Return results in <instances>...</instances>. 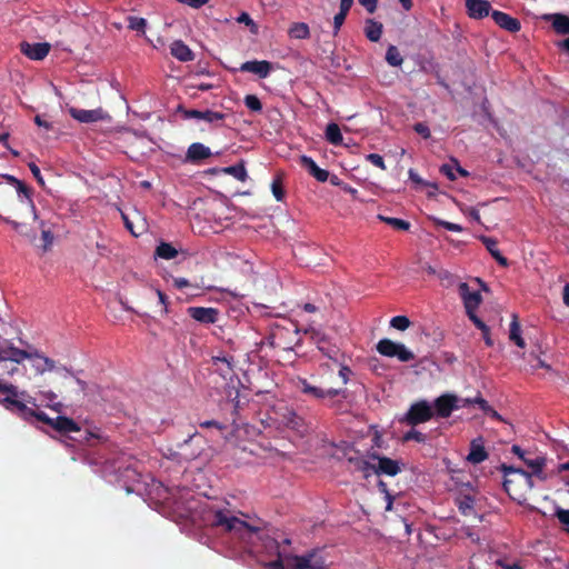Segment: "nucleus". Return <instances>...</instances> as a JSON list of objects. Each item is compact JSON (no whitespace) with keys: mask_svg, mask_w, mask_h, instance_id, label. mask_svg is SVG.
<instances>
[{"mask_svg":"<svg viewBox=\"0 0 569 569\" xmlns=\"http://www.w3.org/2000/svg\"><path fill=\"white\" fill-rule=\"evenodd\" d=\"M211 525L231 535L243 543L251 553H262L260 559L264 569H327L315 553L293 556L287 550L289 539L281 543L262 535V522L248 515H234L229 509H213L210 512Z\"/></svg>","mask_w":569,"mask_h":569,"instance_id":"obj_1","label":"nucleus"},{"mask_svg":"<svg viewBox=\"0 0 569 569\" xmlns=\"http://www.w3.org/2000/svg\"><path fill=\"white\" fill-rule=\"evenodd\" d=\"M0 392L3 398L0 403L11 412L17 413L19 417L27 421L44 422L59 432L68 433L79 431L76 422L64 416H58L54 419L49 418L44 412L38 410V403L34 398L28 395L27 391L19 390L14 385L0 381Z\"/></svg>","mask_w":569,"mask_h":569,"instance_id":"obj_2","label":"nucleus"},{"mask_svg":"<svg viewBox=\"0 0 569 569\" xmlns=\"http://www.w3.org/2000/svg\"><path fill=\"white\" fill-rule=\"evenodd\" d=\"M295 387L301 393H303L310 398L317 399V400L332 399L340 395L345 396V393H346L345 389L320 388L318 386L312 385L306 378H297V380L295 381Z\"/></svg>","mask_w":569,"mask_h":569,"instance_id":"obj_3","label":"nucleus"},{"mask_svg":"<svg viewBox=\"0 0 569 569\" xmlns=\"http://www.w3.org/2000/svg\"><path fill=\"white\" fill-rule=\"evenodd\" d=\"M376 349L381 356L397 358L401 362H408L415 359V353L403 343L395 342L387 338L379 340Z\"/></svg>","mask_w":569,"mask_h":569,"instance_id":"obj_4","label":"nucleus"},{"mask_svg":"<svg viewBox=\"0 0 569 569\" xmlns=\"http://www.w3.org/2000/svg\"><path fill=\"white\" fill-rule=\"evenodd\" d=\"M4 178L14 187L17 191L18 201L28 209L33 220H39L37 209L32 200L31 189L28 188L22 181H20L13 176L7 174L4 176Z\"/></svg>","mask_w":569,"mask_h":569,"instance_id":"obj_5","label":"nucleus"},{"mask_svg":"<svg viewBox=\"0 0 569 569\" xmlns=\"http://www.w3.org/2000/svg\"><path fill=\"white\" fill-rule=\"evenodd\" d=\"M369 459L376 461V465H372V472L375 475H386L395 477L401 471L403 467V463L401 461L393 460L377 453L371 455Z\"/></svg>","mask_w":569,"mask_h":569,"instance_id":"obj_6","label":"nucleus"},{"mask_svg":"<svg viewBox=\"0 0 569 569\" xmlns=\"http://www.w3.org/2000/svg\"><path fill=\"white\" fill-rule=\"evenodd\" d=\"M24 360H27V349L16 347L12 340L0 336V362L11 361L20 365Z\"/></svg>","mask_w":569,"mask_h":569,"instance_id":"obj_7","label":"nucleus"},{"mask_svg":"<svg viewBox=\"0 0 569 569\" xmlns=\"http://www.w3.org/2000/svg\"><path fill=\"white\" fill-rule=\"evenodd\" d=\"M27 360L31 361L32 368L37 375H43L47 371H53L56 369V362L52 359L29 345L27 346Z\"/></svg>","mask_w":569,"mask_h":569,"instance_id":"obj_8","label":"nucleus"},{"mask_svg":"<svg viewBox=\"0 0 569 569\" xmlns=\"http://www.w3.org/2000/svg\"><path fill=\"white\" fill-rule=\"evenodd\" d=\"M432 417V407L427 401H419L413 403L406 413L405 421L409 425L416 426L426 422Z\"/></svg>","mask_w":569,"mask_h":569,"instance_id":"obj_9","label":"nucleus"},{"mask_svg":"<svg viewBox=\"0 0 569 569\" xmlns=\"http://www.w3.org/2000/svg\"><path fill=\"white\" fill-rule=\"evenodd\" d=\"M459 293L462 299L466 313L476 311L482 301V297L478 291H471L470 287L466 282L459 284Z\"/></svg>","mask_w":569,"mask_h":569,"instance_id":"obj_10","label":"nucleus"},{"mask_svg":"<svg viewBox=\"0 0 569 569\" xmlns=\"http://www.w3.org/2000/svg\"><path fill=\"white\" fill-rule=\"evenodd\" d=\"M69 113L73 119L82 123H92L108 118V114L101 108L86 110L71 107L69 108Z\"/></svg>","mask_w":569,"mask_h":569,"instance_id":"obj_11","label":"nucleus"},{"mask_svg":"<svg viewBox=\"0 0 569 569\" xmlns=\"http://www.w3.org/2000/svg\"><path fill=\"white\" fill-rule=\"evenodd\" d=\"M20 51L31 60H43L49 51L50 44L47 42L30 43L23 41L20 43Z\"/></svg>","mask_w":569,"mask_h":569,"instance_id":"obj_12","label":"nucleus"},{"mask_svg":"<svg viewBox=\"0 0 569 569\" xmlns=\"http://www.w3.org/2000/svg\"><path fill=\"white\" fill-rule=\"evenodd\" d=\"M303 333L309 335L310 339L317 343L319 350L322 351L328 358H336L338 351L335 347H325L327 337L321 329L309 326L308 328L303 329Z\"/></svg>","mask_w":569,"mask_h":569,"instance_id":"obj_13","label":"nucleus"},{"mask_svg":"<svg viewBox=\"0 0 569 569\" xmlns=\"http://www.w3.org/2000/svg\"><path fill=\"white\" fill-rule=\"evenodd\" d=\"M458 402L459 399L456 396L445 395L439 397L435 401V409L437 415L442 418L449 417L455 409L462 407Z\"/></svg>","mask_w":569,"mask_h":569,"instance_id":"obj_14","label":"nucleus"},{"mask_svg":"<svg viewBox=\"0 0 569 569\" xmlns=\"http://www.w3.org/2000/svg\"><path fill=\"white\" fill-rule=\"evenodd\" d=\"M281 422L289 429L303 435L307 431V425L300 416L290 408H284L281 413Z\"/></svg>","mask_w":569,"mask_h":569,"instance_id":"obj_15","label":"nucleus"},{"mask_svg":"<svg viewBox=\"0 0 569 569\" xmlns=\"http://www.w3.org/2000/svg\"><path fill=\"white\" fill-rule=\"evenodd\" d=\"M189 316L200 323H214L218 320L219 311L216 308L190 307Z\"/></svg>","mask_w":569,"mask_h":569,"instance_id":"obj_16","label":"nucleus"},{"mask_svg":"<svg viewBox=\"0 0 569 569\" xmlns=\"http://www.w3.org/2000/svg\"><path fill=\"white\" fill-rule=\"evenodd\" d=\"M184 118L203 120L208 123H219L224 120L226 114L218 112V111H212V110L200 111V110L191 109V110H187L184 112Z\"/></svg>","mask_w":569,"mask_h":569,"instance_id":"obj_17","label":"nucleus"},{"mask_svg":"<svg viewBox=\"0 0 569 569\" xmlns=\"http://www.w3.org/2000/svg\"><path fill=\"white\" fill-rule=\"evenodd\" d=\"M468 14L472 19H482L490 13V2L488 0H466Z\"/></svg>","mask_w":569,"mask_h":569,"instance_id":"obj_18","label":"nucleus"},{"mask_svg":"<svg viewBox=\"0 0 569 569\" xmlns=\"http://www.w3.org/2000/svg\"><path fill=\"white\" fill-rule=\"evenodd\" d=\"M272 66L268 61H246L241 64L240 71L250 72L259 76L260 78H267L271 72Z\"/></svg>","mask_w":569,"mask_h":569,"instance_id":"obj_19","label":"nucleus"},{"mask_svg":"<svg viewBox=\"0 0 569 569\" xmlns=\"http://www.w3.org/2000/svg\"><path fill=\"white\" fill-rule=\"evenodd\" d=\"M491 16L495 22L502 29L510 32H517L520 30V22L511 16L497 10L492 11Z\"/></svg>","mask_w":569,"mask_h":569,"instance_id":"obj_20","label":"nucleus"},{"mask_svg":"<svg viewBox=\"0 0 569 569\" xmlns=\"http://www.w3.org/2000/svg\"><path fill=\"white\" fill-rule=\"evenodd\" d=\"M211 154L212 153L209 147L200 142H194L189 146L186 158L187 161L189 162H199L203 159L209 158Z\"/></svg>","mask_w":569,"mask_h":569,"instance_id":"obj_21","label":"nucleus"},{"mask_svg":"<svg viewBox=\"0 0 569 569\" xmlns=\"http://www.w3.org/2000/svg\"><path fill=\"white\" fill-rule=\"evenodd\" d=\"M171 54L182 62H188L193 60L194 56L190 48L181 40H176L170 46Z\"/></svg>","mask_w":569,"mask_h":569,"instance_id":"obj_22","label":"nucleus"},{"mask_svg":"<svg viewBox=\"0 0 569 569\" xmlns=\"http://www.w3.org/2000/svg\"><path fill=\"white\" fill-rule=\"evenodd\" d=\"M488 458V453L482 445V440L475 439L470 445V452L468 453L467 460L471 463H480Z\"/></svg>","mask_w":569,"mask_h":569,"instance_id":"obj_23","label":"nucleus"},{"mask_svg":"<svg viewBox=\"0 0 569 569\" xmlns=\"http://www.w3.org/2000/svg\"><path fill=\"white\" fill-rule=\"evenodd\" d=\"M525 463L531 469V475L536 476L540 480H546L547 475L543 472V468L547 463V459L543 456H538L532 459H525Z\"/></svg>","mask_w":569,"mask_h":569,"instance_id":"obj_24","label":"nucleus"},{"mask_svg":"<svg viewBox=\"0 0 569 569\" xmlns=\"http://www.w3.org/2000/svg\"><path fill=\"white\" fill-rule=\"evenodd\" d=\"M521 327L518 321L517 315H512V321L509 327V340L513 342L517 347L523 349L526 347L525 339L521 336Z\"/></svg>","mask_w":569,"mask_h":569,"instance_id":"obj_25","label":"nucleus"},{"mask_svg":"<svg viewBox=\"0 0 569 569\" xmlns=\"http://www.w3.org/2000/svg\"><path fill=\"white\" fill-rule=\"evenodd\" d=\"M213 366L216 367L217 371L224 378H231L233 375V366H232V358L228 357H213L212 358Z\"/></svg>","mask_w":569,"mask_h":569,"instance_id":"obj_26","label":"nucleus"},{"mask_svg":"<svg viewBox=\"0 0 569 569\" xmlns=\"http://www.w3.org/2000/svg\"><path fill=\"white\" fill-rule=\"evenodd\" d=\"M365 34L370 41H379L382 36V24L373 19H367L365 22Z\"/></svg>","mask_w":569,"mask_h":569,"instance_id":"obj_27","label":"nucleus"},{"mask_svg":"<svg viewBox=\"0 0 569 569\" xmlns=\"http://www.w3.org/2000/svg\"><path fill=\"white\" fill-rule=\"evenodd\" d=\"M480 240L486 246L490 254L497 260V262L503 267L508 266L507 259L500 253L497 248V241L493 238L482 236Z\"/></svg>","mask_w":569,"mask_h":569,"instance_id":"obj_28","label":"nucleus"},{"mask_svg":"<svg viewBox=\"0 0 569 569\" xmlns=\"http://www.w3.org/2000/svg\"><path fill=\"white\" fill-rule=\"evenodd\" d=\"M289 37L292 39H307L310 36V30L305 22H295L288 30Z\"/></svg>","mask_w":569,"mask_h":569,"instance_id":"obj_29","label":"nucleus"},{"mask_svg":"<svg viewBox=\"0 0 569 569\" xmlns=\"http://www.w3.org/2000/svg\"><path fill=\"white\" fill-rule=\"evenodd\" d=\"M177 254H178L177 249L173 248L168 242H160L158 244V247L156 248V252H154L156 258H161V259H166V260L173 259L177 257Z\"/></svg>","mask_w":569,"mask_h":569,"instance_id":"obj_30","label":"nucleus"},{"mask_svg":"<svg viewBox=\"0 0 569 569\" xmlns=\"http://www.w3.org/2000/svg\"><path fill=\"white\" fill-rule=\"evenodd\" d=\"M326 139L332 144H340L342 142V134L337 123H329L326 129Z\"/></svg>","mask_w":569,"mask_h":569,"instance_id":"obj_31","label":"nucleus"},{"mask_svg":"<svg viewBox=\"0 0 569 569\" xmlns=\"http://www.w3.org/2000/svg\"><path fill=\"white\" fill-rule=\"evenodd\" d=\"M552 27L558 33H569V17L563 14H555L552 20Z\"/></svg>","mask_w":569,"mask_h":569,"instance_id":"obj_32","label":"nucleus"},{"mask_svg":"<svg viewBox=\"0 0 569 569\" xmlns=\"http://www.w3.org/2000/svg\"><path fill=\"white\" fill-rule=\"evenodd\" d=\"M40 396L42 400L47 401V406L60 413L62 411L63 405L57 400V395L53 391H41Z\"/></svg>","mask_w":569,"mask_h":569,"instance_id":"obj_33","label":"nucleus"},{"mask_svg":"<svg viewBox=\"0 0 569 569\" xmlns=\"http://www.w3.org/2000/svg\"><path fill=\"white\" fill-rule=\"evenodd\" d=\"M386 60L392 67H400L403 62V59L396 46L388 47Z\"/></svg>","mask_w":569,"mask_h":569,"instance_id":"obj_34","label":"nucleus"},{"mask_svg":"<svg viewBox=\"0 0 569 569\" xmlns=\"http://www.w3.org/2000/svg\"><path fill=\"white\" fill-rule=\"evenodd\" d=\"M128 21V28L138 32H141L144 34L146 27H147V20L144 18H139L134 16H130L127 18Z\"/></svg>","mask_w":569,"mask_h":569,"instance_id":"obj_35","label":"nucleus"},{"mask_svg":"<svg viewBox=\"0 0 569 569\" xmlns=\"http://www.w3.org/2000/svg\"><path fill=\"white\" fill-rule=\"evenodd\" d=\"M223 171L242 182L246 181L248 177L247 170L242 164L227 167L223 169Z\"/></svg>","mask_w":569,"mask_h":569,"instance_id":"obj_36","label":"nucleus"},{"mask_svg":"<svg viewBox=\"0 0 569 569\" xmlns=\"http://www.w3.org/2000/svg\"><path fill=\"white\" fill-rule=\"evenodd\" d=\"M378 218L392 226L393 228H397L399 230H408L410 228V223L407 222L406 220H402V219H399V218H391V217H385V216H381L379 214Z\"/></svg>","mask_w":569,"mask_h":569,"instance_id":"obj_37","label":"nucleus"},{"mask_svg":"<svg viewBox=\"0 0 569 569\" xmlns=\"http://www.w3.org/2000/svg\"><path fill=\"white\" fill-rule=\"evenodd\" d=\"M475 500L470 496H465L458 501V508L461 513L469 516L473 511Z\"/></svg>","mask_w":569,"mask_h":569,"instance_id":"obj_38","label":"nucleus"},{"mask_svg":"<svg viewBox=\"0 0 569 569\" xmlns=\"http://www.w3.org/2000/svg\"><path fill=\"white\" fill-rule=\"evenodd\" d=\"M411 322L408 317L406 316H396L391 318L390 320V327L399 330L405 331L410 327Z\"/></svg>","mask_w":569,"mask_h":569,"instance_id":"obj_39","label":"nucleus"},{"mask_svg":"<svg viewBox=\"0 0 569 569\" xmlns=\"http://www.w3.org/2000/svg\"><path fill=\"white\" fill-rule=\"evenodd\" d=\"M238 23H243L249 27L250 32L257 34L259 31L258 24L251 19L247 12H242L237 18Z\"/></svg>","mask_w":569,"mask_h":569,"instance_id":"obj_40","label":"nucleus"},{"mask_svg":"<svg viewBox=\"0 0 569 569\" xmlns=\"http://www.w3.org/2000/svg\"><path fill=\"white\" fill-rule=\"evenodd\" d=\"M244 104L253 112H260L262 110V104L259 98L254 94H247L244 97Z\"/></svg>","mask_w":569,"mask_h":569,"instance_id":"obj_41","label":"nucleus"},{"mask_svg":"<svg viewBox=\"0 0 569 569\" xmlns=\"http://www.w3.org/2000/svg\"><path fill=\"white\" fill-rule=\"evenodd\" d=\"M432 221L437 226L443 227L445 229H447L449 231L461 232L463 230V228L460 224L453 223V222H449V221H446V220H442V219H439V218H432Z\"/></svg>","mask_w":569,"mask_h":569,"instance_id":"obj_42","label":"nucleus"},{"mask_svg":"<svg viewBox=\"0 0 569 569\" xmlns=\"http://www.w3.org/2000/svg\"><path fill=\"white\" fill-rule=\"evenodd\" d=\"M40 227H44V222L40 221ZM41 238L43 241V250H48L53 243V233L50 230L42 229Z\"/></svg>","mask_w":569,"mask_h":569,"instance_id":"obj_43","label":"nucleus"},{"mask_svg":"<svg viewBox=\"0 0 569 569\" xmlns=\"http://www.w3.org/2000/svg\"><path fill=\"white\" fill-rule=\"evenodd\" d=\"M403 440L405 441L413 440V441H417V442H425L426 441V436L422 432H420V431H418L416 429H411V430H409L408 432H406L403 435Z\"/></svg>","mask_w":569,"mask_h":569,"instance_id":"obj_44","label":"nucleus"},{"mask_svg":"<svg viewBox=\"0 0 569 569\" xmlns=\"http://www.w3.org/2000/svg\"><path fill=\"white\" fill-rule=\"evenodd\" d=\"M372 465H376V461L360 460L357 463L359 470L363 472V476L367 478L372 475Z\"/></svg>","mask_w":569,"mask_h":569,"instance_id":"obj_45","label":"nucleus"},{"mask_svg":"<svg viewBox=\"0 0 569 569\" xmlns=\"http://www.w3.org/2000/svg\"><path fill=\"white\" fill-rule=\"evenodd\" d=\"M441 173L447 176L450 180H456L455 160L451 163H445L440 167Z\"/></svg>","mask_w":569,"mask_h":569,"instance_id":"obj_46","label":"nucleus"},{"mask_svg":"<svg viewBox=\"0 0 569 569\" xmlns=\"http://www.w3.org/2000/svg\"><path fill=\"white\" fill-rule=\"evenodd\" d=\"M469 319L475 323V326L482 331V333H488L489 328L488 326L478 318L476 315V311H472L471 313H467Z\"/></svg>","mask_w":569,"mask_h":569,"instance_id":"obj_47","label":"nucleus"},{"mask_svg":"<svg viewBox=\"0 0 569 569\" xmlns=\"http://www.w3.org/2000/svg\"><path fill=\"white\" fill-rule=\"evenodd\" d=\"M367 160L372 163L373 166L385 170L386 169V164H385V161H383V158L378 154V153H369L367 156Z\"/></svg>","mask_w":569,"mask_h":569,"instance_id":"obj_48","label":"nucleus"},{"mask_svg":"<svg viewBox=\"0 0 569 569\" xmlns=\"http://www.w3.org/2000/svg\"><path fill=\"white\" fill-rule=\"evenodd\" d=\"M300 161L301 164L309 171L310 174L318 168L313 159L308 156H302L300 158Z\"/></svg>","mask_w":569,"mask_h":569,"instance_id":"obj_49","label":"nucleus"},{"mask_svg":"<svg viewBox=\"0 0 569 569\" xmlns=\"http://www.w3.org/2000/svg\"><path fill=\"white\" fill-rule=\"evenodd\" d=\"M347 17V13L342 12V11H339L335 18H333V28H335V34L338 33V31L340 30L341 26L345 22V19Z\"/></svg>","mask_w":569,"mask_h":569,"instance_id":"obj_50","label":"nucleus"},{"mask_svg":"<svg viewBox=\"0 0 569 569\" xmlns=\"http://www.w3.org/2000/svg\"><path fill=\"white\" fill-rule=\"evenodd\" d=\"M177 1L182 4L189 6L190 8H193V9H199L209 2V0H177Z\"/></svg>","mask_w":569,"mask_h":569,"instance_id":"obj_51","label":"nucleus"},{"mask_svg":"<svg viewBox=\"0 0 569 569\" xmlns=\"http://www.w3.org/2000/svg\"><path fill=\"white\" fill-rule=\"evenodd\" d=\"M413 129L418 134L422 136L425 139H428L430 137L429 128L422 122L416 123Z\"/></svg>","mask_w":569,"mask_h":569,"instance_id":"obj_52","label":"nucleus"},{"mask_svg":"<svg viewBox=\"0 0 569 569\" xmlns=\"http://www.w3.org/2000/svg\"><path fill=\"white\" fill-rule=\"evenodd\" d=\"M358 2L365 7L369 13H373L377 10L378 0H358Z\"/></svg>","mask_w":569,"mask_h":569,"instance_id":"obj_53","label":"nucleus"},{"mask_svg":"<svg viewBox=\"0 0 569 569\" xmlns=\"http://www.w3.org/2000/svg\"><path fill=\"white\" fill-rule=\"evenodd\" d=\"M465 402L466 403H477L483 412H486L487 410L490 409L489 403L481 397H477L473 400L466 399Z\"/></svg>","mask_w":569,"mask_h":569,"instance_id":"obj_54","label":"nucleus"},{"mask_svg":"<svg viewBox=\"0 0 569 569\" xmlns=\"http://www.w3.org/2000/svg\"><path fill=\"white\" fill-rule=\"evenodd\" d=\"M29 169L32 172L33 177L37 179L38 183L44 186V180L41 176L39 167L36 163L31 162L29 163Z\"/></svg>","mask_w":569,"mask_h":569,"instance_id":"obj_55","label":"nucleus"},{"mask_svg":"<svg viewBox=\"0 0 569 569\" xmlns=\"http://www.w3.org/2000/svg\"><path fill=\"white\" fill-rule=\"evenodd\" d=\"M311 176H313L318 181L320 182H325L328 180L329 178V172L325 169H321V168H317L312 173Z\"/></svg>","mask_w":569,"mask_h":569,"instance_id":"obj_56","label":"nucleus"},{"mask_svg":"<svg viewBox=\"0 0 569 569\" xmlns=\"http://www.w3.org/2000/svg\"><path fill=\"white\" fill-rule=\"evenodd\" d=\"M271 189H272V193H273L274 198L278 201H281L283 199V190H282L280 183L278 181H273Z\"/></svg>","mask_w":569,"mask_h":569,"instance_id":"obj_57","label":"nucleus"},{"mask_svg":"<svg viewBox=\"0 0 569 569\" xmlns=\"http://www.w3.org/2000/svg\"><path fill=\"white\" fill-rule=\"evenodd\" d=\"M351 376V370L347 366H341L339 370V377L342 380L343 385H347L349 382Z\"/></svg>","mask_w":569,"mask_h":569,"instance_id":"obj_58","label":"nucleus"},{"mask_svg":"<svg viewBox=\"0 0 569 569\" xmlns=\"http://www.w3.org/2000/svg\"><path fill=\"white\" fill-rule=\"evenodd\" d=\"M408 174H409V179H410L413 183H416V184H418V186H427V184H428L427 182H425V181L420 178V176H419V174H418L413 169H409Z\"/></svg>","mask_w":569,"mask_h":569,"instance_id":"obj_59","label":"nucleus"},{"mask_svg":"<svg viewBox=\"0 0 569 569\" xmlns=\"http://www.w3.org/2000/svg\"><path fill=\"white\" fill-rule=\"evenodd\" d=\"M556 515L561 523L569 525V509H558Z\"/></svg>","mask_w":569,"mask_h":569,"instance_id":"obj_60","label":"nucleus"},{"mask_svg":"<svg viewBox=\"0 0 569 569\" xmlns=\"http://www.w3.org/2000/svg\"><path fill=\"white\" fill-rule=\"evenodd\" d=\"M519 476L522 478L523 482L527 485L528 488L533 487L532 476L531 473L527 471H519Z\"/></svg>","mask_w":569,"mask_h":569,"instance_id":"obj_61","label":"nucleus"},{"mask_svg":"<svg viewBox=\"0 0 569 569\" xmlns=\"http://www.w3.org/2000/svg\"><path fill=\"white\" fill-rule=\"evenodd\" d=\"M121 217H122V219H123V222H124L126 228H127V229H128V230H129V231H130L134 237H137V236H138V233L134 231V229H133V224H132V222L130 221L129 217H128L126 213H123V212L121 213Z\"/></svg>","mask_w":569,"mask_h":569,"instance_id":"obj_62","label":"nucleus"},{"mask_svg":"<svg viewBox=\"0 0 569 569\" xmlns=\"http://www.w3.org/2000/svg\"><path fill=\"white\" fill-rule=\"evenodd\" d=\"M173 284L178 289H183L186 287H189L190 283H189L188 279H186V278H174Z\"/></svg>","mask_w":569,"mask_h":569,"instance_id":"obj_63","label":"nucleus"},{"mask_svg":"<svg viewBox=\"0 0 569 569\" xmlns=\"http://www.w3.org/2000/svg\"><path fill=\"white\" fill-rule=\"evenodd\" d=\"M499 565L503 568V569H522L521 566L519 565V562H512V563H509V562H502L500 561Z\"/></svg>","mask_w":569,"mask_h":569,"instance_id":"obj_64","label":"nucleus"}]
</instances>
